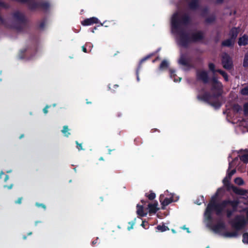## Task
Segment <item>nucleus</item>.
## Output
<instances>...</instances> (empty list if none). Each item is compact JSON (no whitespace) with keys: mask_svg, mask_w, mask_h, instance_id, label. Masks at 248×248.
<instances>
[{"mask_svg":"<svg viewBox=\"0 0 248 248\" xmlns=\"http://www.w3.org/2000/svg\"><path fill=\"white\" fill-rule=\"evenodd\" d=\"M180 62L183 63V64H184L185 63L182 62L181 60H180Z\"/></svg>","mask_w":248,"mask_h":248,"instance_id":"de8ad7c7","label":"nucleus"},{"mask_svg":"<svg viewBox=\"0 0 248 248\" xmlns=\"http://www.w3.org/2000/svg\"><path fill=\"white\" fill-rule=\"evenodd\" d=\"M202 37L203 34L200 31L191 33L181 31L177 34V41L180 45L185 46L190 43L199 41Z\"/></svg>","mask_w":248,"mask_h":248,"instance_id":"f257e3e1","label":"nucleus"},{"mask_svg":"<svg viewBox=\"0 0 248 248\" xmlns=\"http://www.w3.org/2000/svg\"><path fill=\"white\" fill-rule=\"evenodd\" d=\"M9 179V176L8 175H5V179H4V180L5 181H6L8 180V179Z\"/></svg>","mask_w":248,"mask_h":248,"instance_id":"37998d69","label":"nucleus"},{"mask_svg":"<svg viewBox=\"0 0 248 248\" xmlns=\"http://www.w3.org/2000/svg\"><path fill=\"white\" fill-rule=\"evenodd\" d=\"M173 73H174V72H171V73L170 74V77H171V78H174V81L176 82L177 79H176V78L175 77V75Z\"/></svg>","mask_w":248,"mask_h":248,"instance_id":"72a5a7b5","label":"nucleus"},{"mask_svg":"<svg viewBox=\"0 0 248 248\" xmlns=\"http://www.w3.org/2000/svg\"><path fill=\"white\" fill-rule=\"evenodd\" d=\"M238 33V31L237 29H232L230 32L231 38L233 39V40H235V39L237 37Z\"/></svg>","mask_w":248,"mask_h":248,"instance_id":"f3484780","label":"nucleus"},{"mask_svg":"<svg viewBox=\"0 0 248 248\" xmlns=\"http://www.w3.org/2000/svg\"><path fill=\"white\" fill-rule=\"evenodd\" d=\"M241 93L243 95H248V87H245L242 89L241 91Z\"/></svg>","mask_w":248,"mask_h":248,"instance_id":"c85d7f7f","label":"nucleus"},{"mask_svg":"<svg viewBox=\"0 0 248 248\" xmlns=\"http://www.w3.org/2000/svg\"><path fill=\"white\" fill-rule=\"evenodd\" d=\"M196 203H197V204L200 205V204H201V202H196Z\"/></svg>","mask_w":248,"mask_h":248,"instance_id":"09e8293b","label":"nucleus"},{"mask_svg":"<svg viewBox=\"0 0 248 248\" xmlns=\"http://www.w3.org/2000/svg\"><path fill=\"white\" fill-rule=\"evenodd\" d=\"M100 159V160H103L102 157H101Z\"/></svg>","mask_w":248,"mask_h":248,"instance_id":"864d4df0","label":"nucleus"},{"mask_svg":"<svg viewBox=\"0 0 248 248\" xmlns=\"http://www.w3.org/2000/svg\"><path fill=\"white\" fill-rule=\"evenodd\" d=\"M134 223H134V222H132L131 223V225H130V227H128V229L129 230H131V229H133V225H134Z\"/></svg>","mask_w":248,"mask_h":248,"instance_id":"4c0bfd02","label":"nucleus"},{"mask_svg":"<svg viewBox=\"0 0 248 248\" xmlns=\"http://www.w3.org/2000/svg\"><path fill=\"white\" fill-rule=\"evenodd\" d=\"M76 144H77V147L79 150H83L81 144H79L78 141H76Z\"/></svg>","mask_w":248,"mask_h":248,"instance_id":"f704fd0d","label":"nucleus"},{"mask_svg":"<svg viewBox=\"0 0 248 248\" xmlns=\"http://www.w3.org/2000/svg\"><path fill=\"white\" fill-rule=\"evenodd\" d=\"M231 177H229V175L227 173V176L223 180V183L226 186L229 184V181L230 180Z\"/></svg>","mask_w":248,"mask_h":248,"instance_id":"412c9836","label":"nucleus"},{"mask_svg":"<svg viewBox=\"0 0 248 248\" xmlns=\"http://www.w3.org/2000/svg\"><path fill=\"white\" fill-rule=\"evenodd\" d=\"M36 205L37 206H41V207H43V208H46V206L44 205V204H39L38 203H36Z\"/></svg>","mask_w":248,"mask_h":248,"instance_id":"e433bc0d","label":"nucleus"},{"mask_svg":"<svg viewBox=\"0 0 248 248\" xmlns=\"http://www.w3.org/2000/svg\"><path fill=\"white\" fill-rule=\"evenodd\" d=\"M146 196L149 200H153L155 197V194L153 192H151L149 194L147 195Z\"/></svg>","mask_w":248,"mask_h":248,"instance_id":"bb28decb","label":"nucleus"},{"mask_svg":"<svg viewBox=\"0 0 248 248\" xmlns=\"http://www.w3.org/2000/svg\"><path fill=\"white\" fill-rule=\"evenodd\" d=\"M98 22V19L94 17L90 18H87L82 22V24L84 26H89L94 23H97Z\"/></svg>","mask_w":248,"mask_h":248,"instance_id":"0eeeda50","label":"nucleus"},{"mask_svg":"<svg viewBox=\"0 0 248 248\" xmlns=\"http://www.w3.org/2000/svg\"><path fill=\"white\" fill-rule=\"evenodd\" d=\"M23 135H21V136L20 137V138H22V137H23Z\"/></svg>","mask_w":248,"mask_h":248,"instance_id":"603ef678","label":"nucleus"},{"mask_svg":"<svg viewBox=\"0 0 248 248\" xmlns=\"http://www.w3.org/2000/svg\"><path fill=\"white\" fill-rule=\"evenodd\" d=\"M182 22L180 19L179 14L178 13H175L171 18L172 30H174L178 28Z\"/></svg>","mask_w":248,"mask_h":248,"instance_id":"39448f33","label":"nucleus"},{"mask_svg":"<svg viewBox=\"0 0 248 248\" xmlns=\"http://www.w3.org/2000/svg\"><path fill=\"white\" fill-rule=\"evenodd\" d=\"M22 201V198H20L18 199V200L16 202V203H21Z\"/></svg>","mask_w":248,"mask_h":248,"instance_id":"58836bf2","label":"nucleus"},{"mask_svg":"<svg viewBox=\"0 0 248 248\" xmlns=\"http://www.w3.org/2000/svg\"><path fill=\"white\" fill-rule=\"evenodd\" d=\"M137 214L141 217L145 216L147 215L146 213H145L143 210V207L141 205L138 204L137 205Z\"/></svg>","mask_w":248,"mask_h":248,"instance_id":"f8f14e48","label":"nucleus"},{"mask_svg":"<svg viewBox=\"0 0 248 248\" xmlns=\"http://www.w3.org/2000/svg\"><path fill=\"white\" fill-rule=\"evenodd\" d=\"M222 85L217 80L214 79L213 80V90H216L217 91V94L219 95L220 93V91L221 89Z\"/></svg>","mask_w":248,"mask_h":248,"instance_id":"6e6552de","label":"nucleus"},{"mask_svg":"<svg viewBox=\"0 0 248 248\" xmlns=\"http://www.w3.org/2000/svg\"><path fill=\"white\" fill-rule=\"evenodd\" d=\"M209 68L210 69V70H211L213 72H214L215 71V65H214V64L211 63H209Z\"/></svg>","mask_w":248,"mask_h":248,"instance_id":"2f4dec72","label":"nucleus"},{"mask_svg":"<svg viewBox=\"0 0 248 248\" xmlns=\"http://www.w3.org/2000/svg\"><path fill=\"white\" fill-rule=\"evenodd\" d=\"M197 77L199 79L206 81L207 79V73L206 71L202 70H199L197 72Z\"/></svg>","mask_w":248,"mask_h":248,"instance_id":"1a4fd4ad","label":"nucleus"},{"mask_svg":"<svg viewBox=\"0 0 248 248\" xmlns=\"http://www.w3.org/2000/svg\"><path fill=\"white\" fill-rule=\"evenodd\" d=\"M137 80H139V76L138 75H137Z\"/></svg>","mask_w":248,"mask_h":248,"instance_id":"8fccbe9b","label":"nucleus"},{"mask_svg":"<svg viewBox=\"0 0 248 248\" xmlns=\"http://www.w3.org/2000/svg\"><path fill=\"white\" fill-rule=\"evenodd\" d=\"M233 191L238 194L243 196H247L248 195V191L243 189H238L236 187L233 188Z\"/></svg>","mask_w":248,"mask_h":248,"instance_id":"4468645a","label":"nucleus"},{"mask_svg":"<svg viewBox=\"0 0 248 248\" xmlns=\"http://www.w3.org/2000/svg\"><path fill=\"white\" fill-rule=\"evenodd\" d=\"M168 65V62L166 61H163L160 65V68L163 69L166 68Z\"/></svg>","mask_w":248,"mask_h":248,"instance_id":"4be33fe9","label":"nucleus"},{"mask_svg":"<svg viewBox=\"0 0 248 248\" xmlns=\"http://www.w3.org/2000/svg\"><path fill=\"white\" fill-rule=\"evenodd\" d=\"M157 229L161 232H164L168 229V228L165 226L159 225L157 227Z\"/></svg>","mask_w":248,"mask_h":248,"instance_id":"393cba45","label":"nucleus"},{"mask_svg":"<svg viewBox=\"0 0 248 248\" xmlns=\"http://www.w3.org/2000/svg\"><path fill=\"white\" fill-rule=\"evenodd\" d=\"M240 159L244 162H248V151H244V154L240 156Z\"/></svg>","mask_w":248,"mask_h":248,"instance_id":"a211bd4d","label":"nucleus"},{"mask_svg":"<svg viewBox=\"0 0 248 248\" xmlns=\"http://www.w3.org/2000/svg\"><path fill=\"white\" fill-rule=\"evenodd\" d=\"M178 79H179V81H180L181 80V78H178Z\"/></svg>","mask_w":248,"mask_h":248,"instance_id":"3c124183","label":"nucleus"},{"mask_svg":"<svg viewBox=\"0 0 248 248\" xmlns=\"http://www.w3.org/2000/svg\"><path fill=\"white\" fill-rule=\"evenodd\" d=\"M212 106H213L215 108H218L221 104L220 103H219V102H216V103H212L211 104Z\"/></svg>","mask_w":248,"mask_h":248,"instance_id":"7c9ffc66","label":"nucleus"},{"mask_svg":"<svg viewBox=\"0 0 248 248\" xmlns=\"http://www.w3.org/2000/svg\"><path fill=\"white\" fill-rule=\"evenodd\" d=\"M183 229H185L186 230L187 232H188V233L190 232L189 231V229L188 228H186L185 226H184L183 227Z\"/></svg>","mask_w":248,"mask_h":248,"instance_id":"a19ab883","label":"nucleus"},{"mask_svg":"<svg viewBox=\"0 0 248 248\" xmlns=\"http://www.w3.org/2000/svg\"><path fill=\"white\" fill-rule=\"evenodd\" d=\"M158 203L157 202L152 204H149L148 208L149 212L150 213H155L158 210L157 208Z\"/></svg>","mask_w":248,"mask_h":248,"instance_id":"9d476101","label":"nucleus"},{"mask_svg":"<svg viewBox=\"0 0 248 248\" xmlns=\"http://www.w3.org/2000/svg\"><path fill=\"white\" fill-rule=\"evenodd\" d=\"M3 174V173L2 172H1L0 174V178H1V175Z\"/></svg>","mask_w":248,"mask_h":248,"instance_id":"a18cd8bd","label":"nucleus"},{"mask_svg":"<svg viewBox=\"0 0 248 248\" xmlns=\"http://www.w3.org/2000/svg\"><path fill=\"white\" fill-rule=\"evenodd\" d=\"M206 248H209V247L208 246V247H206Z\"/></svg>","mask_w":248,"mask_h":248,"instance_id":"5fc2aeb1","label":"nucleus"},{"mask_svg":"<svg viewBox=\"0 0 248 248\" xmlns=\"http://www.w3.org/2000/svg\"><path fill=\"white\" fill-rule=\"evenodd\" d=\"M217 72H218L221 75H222V76L224 78L226 81H227L228 80L227 75L224 72L220 70H217Z\"/></svg>","mask_w":248,"mask_h":248,"instance_id":"b1692460","label":"nucleus"},{"mask_svg":"<svg viewBox=\"0 0 248 248\" xmlns=\"http://www.w3.org/2000/svg\"><path fill=\"white\" fill-rule=\"evenodd\" d=\"M243 242L248 244V233H245L243 236Z\"/></svg>","mask_w":248,"mask_h":248,"instance_id":"5701e85b","label":"nucleus"},{"mask_svg":"<svg viewBox=\"0 0 248 248\" xmlns=\"http://www.w3.org/2000/svg\"><path fill=\"white\" fill-rule=\"evenodd\" d=\"M234 40L233 39L230 38L222 42V45L226 46H231L233 45Z\"/></svg>","mask_w":248,"mask_h":248,"instance_id":"2eb2a0df","label":"nucleus"},{"mask_svg":"<svg viewBox=\"0 0 248 248\" xmlns=\"http://www.w3.org/2000/svg\"><path fill=\"white\" fill-rule=\"evenodd\" d=\"M248 221V217L247 213L246 219L243 215L238 216L236 217L234 219L232 222V225L235 229L240 230L245 226Z\"/></svg>","mask_w":248,"mask_h":248,"instance_id":"7ed1b4c3","label":"nucleus"},{"mask_svg":"<svg viewBox=\"0 0 248 248\" xmlns=\"http://www.w3.org/2000/svg\"><path fill=\"white\" fill-rule=\"evenodd\" d=\"M222 64L223 67L226 69H230L232 67V60L227 54H224L222 56Z\"/></svg>","mask_w":248,"mask_h":248,"instance_id":"423d86ee","label":"nucleus"},{"mask_svg":"<svg viewBox=\"0 0 248 248\" xmlns=\"http://www.w3.org/2000/svg\"><path fill=\"white\" fill-rule=\"evenodd\" d=\"M168 193L169 192L166 191L164 194H162L160 196V202H161L163 208L171 202L175 201V200L172 199V194H170V195H168Z\"/></svg>","mask_w":248,"mask_h":248,"instance_id":"20e7f679","label":"nucleus"},{"mask_svg":"<svg viewBox=\"0 0 248 248\" xmlns=\"http://www.w3.org/2000/svg\"><path fill=\"white\" fill-rule=\"evenodd\" d=\"M243 64L245 67L248 66V53L246 55L245 57Z\"/></svg>","mask_w":248,"mask_h":248,"instance_id":"a878e982","label":"nucleus"},{"mask_svg":"<svg viewBox=\"0 0 248 248\" xmlns=\"http://www.w3.org/2000/svg\"><path fill=\"white\" fill-rule=\"evenodd\" d=\"M236 172L235 170H232L230 172H228V175H229V177H232Z\"/></svg>","mask_w":248,"mask_h":248,"instance_id":"473e14b6","label":"nucleus"},{"mask_svg":"<svg viewBox=\"0 0 248 248\" xmlns=\"http://www.w3.org/2000/svg\"><path fill=\"white\" fill-rule=\"evenodd\" d=\"M231 168V164H229V169H230Z\"/></svg>","mask_w":248,"mask_h":248,"instance_id":"49530a36","label":"nucleus"},{"mask_svg":"<svg viewBox=\"0 0 248 248\" xmlns=\"http://www.w3.org/2000/svg\"><path fill=\"white\" fill-rule=\"evenodd\" d=\"M244 111L245 115H248V104H245L244 106Z\"/></svg>","mask_w":248,"mask_h":248,"instance_id":"c756f323","label":"nucleus"},{"mask_svg":"<svg viewBox=\"0 0 248 248\" xmlns=\"http://www.w3.org/2000/svg\"><path fill=\"white\" fill-rule=\"evenodd\" d=\"M82 50H83L84 52H87L86 48L84 46H82Z\"/></svg>","mask_w":248,"mask_h":248,"instance_id":"ea45409f","label":"nucleus"},{"mask_svg":"<svg viewBox=\"0 0 248 248\" xmlns=\"http://www.w3.org/2000/svg\"><path fill=\"white\" fill-rule=\"evenodd\" d=\"M234 182L236 184L241 186L245 184L244 180L240 177H237L234 179Z\"/></svg>","mask_w":248,"mask_h":248,"instance_id":"aec40b11","label":"nucleus"},{"mask_svg":"<svg viewBox=\"0 0 248 248\" xmlns=\"http://www.w3.org/2000/svg\"><path fill=\"white\" fill-rule=\"evenodd\" d=\"M237 203L236 202L231 201H224L220 204L210 203L208 204L205 212V217L209 219L210 218L211 213L213 210H215L217 212V213L218 214L223 210L225 207L227 206L228 204L230 205L231 207L234 209Z\"/></svg>","mask_w":248,"mask_h":248,"instance_id":"f03ea898","label":"nucleus"},{"mask_svg":"<svg viewBox=\"0 0 248 248\" xmlns=\"http://www.w3.org/2000/svg\"><path fill=\"white\" fill-rule=\"evenodd\" d=\"M231 212H230V211H228V212H227V216H228V217H230L231 216Z\"/></svg>","mask_w":248,"mask_h":248,"instance_id":"c03bdc74","label":"nucleus"},{"mask_svg":"<svg viewBox=\"0 0 248 248\" xmlns=\"http://www.w3.org/2000/svg\"><path fill=\"white\" fill-rule=\"evenodd\" d=\"M4 187H7L6 186H5ZM13 187V185H11L10 186H7V187L9 188V189H11Z\"/></svg>","mask_w":248,"mask_h":248,"instance_id":"79ce46f5","label":"nucleus"},{"mask_svg":"<svg viewBox=\"0 0 248 248\" xmlns=\"http://www.w3.org/2000/svg\"><path fill=\"white\" fill-rule=\"evenodd\" d=\"M198 98L203 101H208L210 99L211 96L207 93H205L202 95L201 93L198 96Z\"/></svg>","mask_w":248,"mask_h":248,"instance_id":"dca6fc26","label":"nucleus"},{"mask_svg":"<svg viewBox=\"0 0 248 248\" xmlns=\"http://www.w3.org/2000/svg\"><path fill=\"white\" fill-rule=\"evenodd\" d=\"M223 236L226 238L235 237L237 236V232L235 231L231 232H225L223 233Z\"/></svg>","mask_w":248,"mask_h":248,"instance_id":"ddd939ff","label":"nucleus"},{"mask_svg":"<svg viewBox=\"0 0 248 248\" xmlns=\"http://www.w3.org/2000/svg\"><path fill=\"white\" fill-rule=\"evenodd\" d=\"M248 44V36L246 35H243L239 38L238 44L240 46H245Z\"/></svg>","mask_w":248,"mask_h":248,"instance_id":"9b49d317","label":"nucleus"},{"mask_svg":"<svg viewBox=\"0 0 248 248\" xmlns=\"http://www.w3.org/2000/svg\"><path fill=\"white\" fill-rule=\"evenodd\" d=\"M49 108L48 106H46L43 109V111L45 113H47V108Z\"/></svg>","mask_w":248,"mask_h":248,"instance_id":"c9c22d12","label":"nucleus"},{"mask_svg":"<svg viewBox=\"0 0 248 248\" xmlns=\"http://www.w3.org/2000/svg\"><path fill=\"white\" fill-rule=\"evenodd\" d=\"M69 130L68 127L67 126L65 125L63 127V129L62 130V133L63 134V135L66 136L68 137L70 135V133L68 132Z\"/></svg>","mask_w":248,"mask_h":248,"instance_id":"6ab92c4d","label":"nucleus"},{"mask_svg":"<svg viewBox=\"0 0 248 248\" xmlns=\"http://www.w3.org/2000/svg\"><path fill=\"white\" fill-rule=\"evenodd\" d=\"M224 225L223 224H218L216 227L215 230L216 231H219L221 229L224 228Z\"/></svg>","mask_w":248,"mask_h":248,"instance_id":"cd10ccee","label":"nucleus"}]
</instances>
